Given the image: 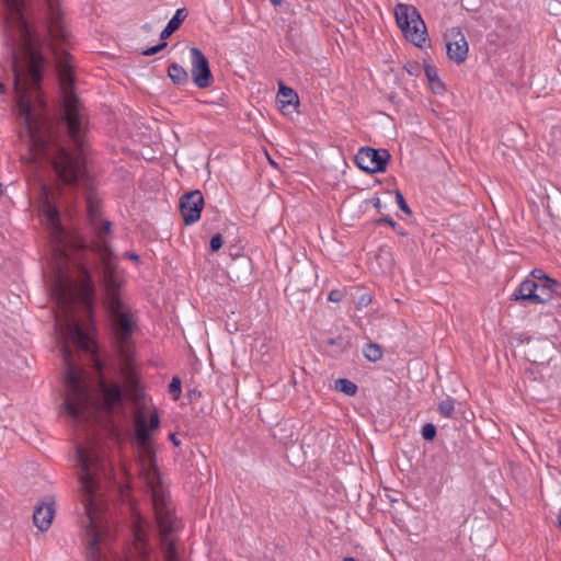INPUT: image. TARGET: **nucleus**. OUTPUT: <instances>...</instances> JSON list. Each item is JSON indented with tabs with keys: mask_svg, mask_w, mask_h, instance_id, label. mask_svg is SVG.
Listing matches in <instances>:
<instances>
[{
	"mask_svg": "<svg viewBox=\"0 0 561 561\" xmlns=\"http://www.w3.org/2000/svg\"><path fill=\"white\" fill-rule=\"evenodd\" d=\"M60 265V263H58ZM51 297L57 305L55 312L56 325L65 340L61 354L66 366V396L64 409L76 423H87L93 419L101 409L100 401L90 390L81 371L77 369L68 341L79 348L92 352L93 340L82 330L73 313L78 300L72 279L58 266L53 283Z\"/></svg>",
	"mask_w": 561,
	"mask_h": 561,
	"instance_id": "nucleus-1",
	"label": "nucleus"
},
{
	"mask_svg": "<svg viewBox=\"0 0 561 561\" xmlns=\"http://www.w3.org/2000/svg\"><path fill=\"white\" fill-rule=\"evenodd\" d=\"M77 459L80 466V484L83 492V507L88 518V535L90 537L87 548L88 561H148L150 553L149 533L150 524L146 518L136 515L133 523V546L123 557L110 560L107 552V535L101 526V507L95 499L99 485L98 472L102 461L93 447H77Z\"/></svg>",
	"mask_w": 561,
	"mask_h": 561,
	"instance_id": "nucleus-2",
	"label": "nucleus"
},
{
	"mask_svg": "<svg viewBox=\"0 0 561 561\" xmlns=\"http://www.w3.org/2000/svg\"><path fill=\"white\" fill-rule=\"evenodd\" d=\"M159 426L160 417L156 411L150 414L149 420L141 412L135 416L139 473L150 492L164 560L179 561L176 548L174 541L170 539V535L179 528L180 522L175 516V508L170 495L161 481L151 442L150 431L157 430Z\"/></svg>",
	"mask_w": 561,
	"mask_h": 561,
	"instance_id": "nucleus-3",
	"label": "nucleus"
},
{
	"mask_svg": "<svg viewBox=\"0 0 561 561\" xmlns=\"http://www.w3.org/2000/svg\"><path fill=\"white\" fill-rule=\"evenodd\" d=\"M102 270L101 283L104 291L103 304L107 311L111 324L118 343L119 352L128 362V342L137 324L135 312L125 302L123 290L125 278L113 261H108V251L105 245L101 248ZM130 382H135V375L129 363L124 368Z\"/></svg>",
	"mask_w": 561,
	"mask_h": 561,
	"instance_id": "nucleus-4",
	"label": "nucleus"
},
{
	"mask_svg": "<svg viewBox=\"0 0 561 561\" xmlns=\"http://www.w3.org/2000/svg\"><path fill=\"white\" fill-rule=\"evenodd\" d=\"M394 16L404 37L415 46L423 47L427 31L416 8L411 4L399 3L394 8Z\"/></svg>",
	"mask_w": 561,
	"mask_h": 561,
	"instance_id": "nucleus-5",
	"label": "nucleus"
},
{
	"mask_svg": "<svg viewBox=\"0 0 561 561\" xmlns=\"http://www.w3.org/2000/svg\"><path fill=\"white\" fill-rule=\"evenodd\" d=\"M87 209L90 222L95 230L96 240L94 243V251L99 254L100 260L102 261V253L100 250L102 245H105L108 251L107 260L113 261V252L106 239L107 234L111 232L112 222L110 220H101V199L94 192H89L87 196Z\"/></svg>",
	"mask_w": 561,
	"mask_h": 561,
	"instance_id": "nucleus-6",
	"label": "nucleus"
},
{
	"mask_svg": "<svg viewBox=\"0 0 561 561\" xmlns=\"http://www.w3.org/2000/svg\"><path fill=\"white\" fill-rule=\"evenodd\" d=\"M549 278H545L542 283L534 279H525L515 289L513 294L514 300L528 301L531 305H543L552 299Z\"/></svg>",
	"mask_w": 561,
	"mask_h": 561,
	"instance_id": "nucleus-7",
	"label": "nucleus"
},
{
	"mask_svg": "<svg viewBox=\"0 0 561 561\" xmlns=\"http://www.w3.org/2000/svg\"><path fill=\"white\" fill-rule=\"evenodd\" d=\"M390 153L386 149L377 150L370 147H363L355 156V162L359 169L368 173L386 171Z\"/></svg>",
	"mask_w": 561,
	"mask_h": 561,
	"instance_id": "nucleus-8",
	"label": "nucleus"
},
{
	"mask_svg": "<svg viewBox=\"0 0 561 561\" xmlns=\"http://www.w3.org/2000/svg\"><path fill=\"white\" fill-rule=\"evenodd\" d=\"M191 73L194 84L198 89L209 88L214 82L209 61L204 53L197 47L190 48Z\"/></svg>",
	"mask_w": 561,
	"mask_h": 561,
	"instance_id": "nucleus-9",
	"label": "nucleus"
},
{
	"mask_svg": "<svg viewBox=\"0 0 561 561\" xmlns=\"http://www.w3.org/2000/svg\"><path fill=\"white\" fill-rule=\"evenodd\" d=\"M448 58L457 65L462 64L468 55V43L459 27H450L445 33Z\"/></svg>",
	"mask_w": 561,
	"mask_h": 561,
	"instance_id": "nucleus-10",
	"label": "nucleus"
},
{
	"mask_svg": "<svg viewBox=\"0 0 561 561\" xmlns=\"http://www.w3.org/2000/svg\"><path fill=\"white\" fill-rule=\"evenodd\" d=\"M204 206V196L195 190L184 194L180 199V209L185 225H192L201 218Z\"/></svg>",
	"mask_w": 561,
	"mask_h": 561,
	"instance_id": "nucleus-11",
	"label": "nucleus"
},
{
	"mask_svg": "<svg viewBox=\"0 0 561 561\" xmlns=\"http://www.w3.org/2000/svg\"><path fill=\"white\" fill-rule=\"evenodd\" d=\"M43 211H44L48 222L50 224V226H51V228L54 230L55 239L57 241L56 252H57V254L59 256V260L62 263H66L67 260H68V254H67L64 241H62L64 236H65V231H64V228L60 225L59 211L49 202L48 196H46V201H45L44 206H43Z\"/></svg>",
	"mask_w": 561,
	"mask_h": 561,
	"instance_id": "nucleus-12",
	"label": "nucleus"
},
{
	"mask_svg": "<svg viewBox=\"0 0 561 561\" xmlns=\"http://www.w3.org/2000/svg\"><path fill=\"white\" fill-rule=\"evenodd\" d=\"M55 515V500L46 496L34 510L33 520L41 530H47Z\"/></svg>",
	"mask_w": 561,
	"mask_h": 561,
	"instance_id": "nucleus-13",
	"label": "nucleus"
},
{
	"mask_svg": "<svg viewBox=\"0 0 561 561\" xmlns=\"http://www.w3.org/2000/svg\"><path fill=\"white\" fill-rule=\"evenodd\" d=\"M99 387L107 412L111 413L116 407L122 405L123 390L118 383H108L102 379Z\"/></svg>",
	"mask_w": 561,
	"mask_h": 561,
	"instance_id": "nucleus-14",
	"label": "nucleus"
},
{
	"mask_svg": "<svg viewBox=\"0 0 561 561\" xmlns=\"http://www.w3.org/2000/svg\"><path fill=\"white\" fill-rule=\"evenodd\" d=\"M552 352L553 345L543 340L530 344L527 355L534 366H543L550 362Z\"/></svg>",
	"mask_w": 561,
	"mask_h": 561,
	"instance_id": "nucleus-15",
	"label": "nucleus"
},
{
	"mask_svg": "<svg viewBox=\"0 0 561 561\" xmlns=\"http://www.w3.org/2000/svg\"><path fill=\"white\" fill-rule=\"evenodd\" d=\"M277 101L280 104L282 110L287 106H297L299 103L298 94L291 88L282 82L279 83Z\"/></svg>",
	"mask_w": 561,
	"mask_h": 561,
	"instance_id": "nucleus-16",
	"label": "nucleus"
},
{
	"mask_svg": "<svg viewBox=\"0 0 561 561\" xmlns=\"http://www.w3.org/2000/svg\"><path fill=\"white\" fill-rule=\"evenodd\" d=\"M168 77L171 79V81L175 85H179V87L186 85L190 82L188 72L186 71V69L183 66H181L176 62H172L168 67Z\"/></svg>",
	"mask_w": 561,
	"mask_h": 561,
	"instance_id": "nucleus-17",
	"label": "nucleus"
},
{
	"mask_svg": "<svg viewBox=\"0 0 561 561\" xmlns=\"http://www.w3.org/2000/svg\"><path fill=\"white\" fill-rule=\"evenodd\" d=\"M425 76L430 82L431 89L436 94H442L445 92V85L439 80L437 75V69L432 65L424 66Z\"/></svg>",
	"mask_w": 561,
	"mask_h": 561,
	"instance_id": "nucleus-18",
	"label": "nucleus"
},
{
	"mask_svg": "<svg viewBox=\"0 0 561 561\" xmlns=\"http://www.w3.org/2000/svg\"><path fill=\"white\" fill-rule=\"evenodd\" d=\"M186 14L184 13V9H179L173 18L169 21L167 26L162 30L160 34V38L165 41L168 37L172 35L181 25Z\"/></svg>",
	"mask_w": 561,
	"mask_h": 561,
	"instance_id": "nucleus-19",
	"label": "nucleus"
},
{
	"mask_svg": "<svg viewBox=\"0 0 561 561\" xmlns=\"http://www.w3.org/2000/svg\"><path fill=\"white\" fill-rule=\"evenodd\" d=\"M81 273H82L81 289H82L84 296H87V297L94 296L95 287H94V282L92 279L90 272L87 268L82 267Z\"/></svg>",
	"mask_w": 561,
	"mask_h": 561,
	"instance_id": "nucleus-20",
	"label": "nucleus"
},
{
	"mask_svg": "<svg viewBox=\"0 0 561 561\" xmlns=\"http://www.w3.org/2000/svg\"><path fill=\"white\" fill-rule=\"evenodd\" d=\"M363 354L369 362H377L382 357L381 347L376 343H368L363 348Z\"/></svg>",
	"mask_w": 561,
	"mask_h": 561,
	"instance_id": "nucleus-21",
	"label": "nucleus"
},
{
	"mask_svg": "<svg viewBox=\"0 0 561 561\" xmlns=\"http://www.w3.org/2000/svg\"><path fill=\"white\" fill-rule=\"evenodd\" d=\"M335 388L347 396H354L357 392V386L353 381L344 378H340L335 381Z\"/></svg>",
	"mask_w": 561,
	"mask_h": 561,
	"instance_id": "nucleus-22",
	"label": "nucleus"
},
{
	"mask_svg": "<svg viewBox=\"0 0 561 561\" xmlns=\"http://www.w3.org/2000/svg\"><path fill=\"white\" fill-rule=\"evenodd\" d=\"M455 411V400L447 398L438 404V412L444 417H451Z\"/></svg>",
	"mask_w": 561,
	"mask_h": 561,
	"instance_id": "nucleus-23",
	"label": "nucleus"
},
{
	"mask_svg": "<svg viewBox=\"0 0 561 561\" xmlns=\"http://www.w3.org/2000/svg\"><path fill=\"white\" fill-rule=\"evenodd\" d=\"M169 392L172 394L174 400H178L181 396V379L174 376L169 385Z\"/></svg>",
	"mask_w": 561,
	"mask_h": 561,
	"instance_id": "nucleus-24",
	"label": "nucleus"
},
{
	"mask_svg": "<svg viewBox=\"0 0 561 561\" xmlns=\"http://www.w3.org/2000/svg\"><path fill=\"white\" fill-rule=\"evenodd\" d=\"M422 436L425 440H433L436 436V427L432 423H426L422 428Z\"/></svg>",
	"mask_w": 561,
	"mask_h": 561,
	"instance_id": "nucleus-25",
	"label": "nucleus"
},
{
	"mask_svg": "<svg viewBox=\"0 0 561 561\" xmlns=\"http://www.w3.org/2000/svg\"><path fill=\"white\" fill-rule=\"evenodd\" d=\"M396 199H397L399 208L403 213L411 215V209H410L409 205L407 204L402 193L399 190L396 191Z\"/></svg>",
	"mask_w": 561,
	"mask_h": 561,
	"instance_id": "nucleus-26",
	"label": "nucleus"
},
{
	"mask_svg": "<svg viewBox=\"0 0 561 561\" xmlns=\"http://www.w3.org/2000/svg\"><path fill=\"white\" fill-rule=\"evenodd\" d=\"M327 344L332 345V346H337L339 351H341V352L346 350L348 346V342L346 340H344L342 336H337L335 339H329L327 341Z\"/></svg>",
	"mask_w": 561,
	"mask_h": 561,
	"instance_id": "nucleus-27",
	"label": "nucleus"
},
{
	"mask_svg": "<svg viewBox=\"0 0 561 561\" xmlns=\"http://www.w3.org/2000/svg\"><path fill=\"white\" fill-rule=\"evenodd\" d=\"M167 47V43L162 41L160 44L145 49L141 54L144 56H152Z\"/></svg>",
	"mask_w": 561,
	"mask_h": 561,
	"instance_id": "nucleus-28",
	"label": "nucleus"
},
{
	"mask_svg": "<svg viewBox=\"0 0 561 561\" xmlns=\"http://www.w3.org/2000/svg\"><path fill=\"white\" fill-rule=\"evenodd\" d=\"M222 245V237L220 233H217L210 239V249L213 252L218 251Z\"/></svg>",
	"mask_w": 561,
	"mask_h": 561,
	"instance_id": "nucleus-29",
	"label": "nucleus"
},
{
	"mask_svg": "<svg viewBox=\"0 0 561 561\" xmlns=\"http://www.w3.org/2000/svg\"><path fill=\"white\" fill-rule=\"evenodd\" d=\"M548 282L550 283L552 298L554 296L561 297V283L552 278L548 279Z\"/></svg>",
	"mask_w": 561,
	"mask_h": 561,
	"instance_id": "nucleus-30",
	"label": "nucleus"
},
{
	"mask_svg": "<svg viewBox=\"0 0 561 561\" xmlns=\"http://www.w3.org/2000/svg\"><path fill=\"white\" fill-rule=\"evenodd\" d=\"M530 276L531 278L530 279H534L536 280L537 283H542L545 280V278H550L549 276H547L542 270H534L531 271L530 273Z\"/></svg>",
	"mask_w": 561,
	"mask_h": 561,
	"instance_id": "nucleus-31",
	"label": "nucleus"
},
{
	"mask_svg": "<svg viewBox=\"0 0 561 561\" xmlns=\"http://www.w3.org/2000/svg\"><path fill=\"white\" fill-rule=\"evenodd\" d=\"M404 69L411 75V76H419L421 71V67L417 62H408L404 66Z\"/></svg>",
	"mask_w": 561,
	"mask_h": 561,
	"instance_id": "nucleus-32",
	"label": "nucleus"
},
{
	"mask_svg": "<svg viewBox=\"0 0 561 561\" xmlns=\"http://www.w3.org/2000/svg\"><path fill=\"white\" fill-rule=\"evenodd\" d=\"M343 298V294L341 290L339 289H332L330 293H329V296H328V299L332 302H340Z\"/></svg>",
	"mask_w": 561,
	"mask_h": 561,
	"instance_id": "nucleus-33",
	"label": "nucleus"
},
{
	"mask_svg": "<svg viewBox=\"0 0 561 561\" xmlns=\"http://www.w3.org/2000/svg\"><path fill=\"white\" fill-rule=\"evenodd\" d=\"M538 367H539V366H534V365H533V363H531V364H530V367H528V368L525 370V374H526L529 378H531V379L536 380V379H537V377L535 376V368H538Z\"/></svg>",
	"mask_w": 561,
	"mask_h": 561,
	"instance_id": "nucleus-34",
	"label": "nucleus"
},
{
	"mask_svg": "<svg viewBox=\"0 0 561 561\" xmlns=\"http://www.w3.org/2000/svg\"><path fill=\"white\" fill-rule=\"evenodd\" d=\"M377 224H386V225H389L391 226L392 228L396 227V222L393 221V219L389 218V217H385V218H380L377 220Z\"/></svg>",
	"mask_w": 561,
	"mask_h": 561,
	"instance_id": "nucleus-35",
	"label": "nucleus"
},
{
	"mask_svg": "<svg viewBox=\"0 0 561 561\" xmlns=\"http://www.w3.org/2000/svg\"><path fill=\"white\" fill-rule=\"evenodd\" d=\"M125 255H126V257H128L135 262L139 261V256L135 252H126Z\"/></svg>",
	"mask_w": 561,
	"mask_h": 561,
	"instance_id": "nucleus-36",
	"label": "nucleus"
},
{
	"mask_svg": "<svg viewBox=\"0 0 561 561\" xmlns=\"http://www.w3.org/2000/svg\"><path fill=\"white\" fill-rule=\"evenodd\" d=\"M169 438H170V440L172 442V444H173L174 446H180L181 442L176 438V435H175V434L171 433V434L169 435Z\"/></svg>",
	"mask_w": 561,
	"mask_h": 561,
	"instance_id": "nucleus-37",
	"label": "nucleus"
},
{
	"mask_svg": "<svg viewBox=\"0 0 561 561\" xmlns=\"http://www.w3.org/2000/svg\"><path fill=\"white\" fill-rule=\"evenodd\" d=\"M371 202H373L374 207H376L377 209L381 208V201L379 197H375Z\"/></svg>",
	"mask_w": 561,
	"mask_h": 561,
	"instance_id": "nucleus-38",
	"label": "nucleus"
},
{
	"mask_svg": "<svg viewBox=\"0 0 561 561\" xmlns=\"http://www.w3.org/2000/svg\"><path fill=\"white\" fill-rule=\"evenodd\" d=\"M142 28L146 31V32H150L151 31V25L149 23H146L142 25Z\"/></svg>",
	"mask_w": 561,
	"mask_h": 561,
	"instance_id": "nucleus-39",
	"label": "nucleus"
},
{
	"mask_svg": "<svg viewBox=\"0 0 561 561\" xmlns=\"http://www.w3.org/2000/svg\"><path fill=\"white\" fill-rule=\"evenodd\" d=\"M271 2L274 4V5H280L283 3V0H271Z\"/></svg>",
	"mask_w": 561,
	"mask_h": 561,
	"instance_id": "nucleus-40",
	"label": "nucleus"
},
{
	"mask_svg": "<svg viewBox=\"0 0 561 561\" xmlns=\"http://www.w3.org/2000/svg\"><path fill=\"white\" fill-rule=\"evenodd\" d=\"M5 92V85L0 81V93Z\"/></svg>",
	"mask_w": 561,
	"mask_h": 561,
	"instance_id": "nucleus-41",
	"label": "nucleus"
},
{
	"mask_svg": "<svg viewBox=\"0 0 561 561\" xmlns=\"http://www.w3.org/2000/svg\"><path fill=\"white\" fill-rule=\"evenodd\" d=\"M343 561H355V559L352 557H347V558H344Z\"/></svg>",
	"mask_w": 561,
	"mask_h": 561,
	"instance_id": "nucleus-42",
	"label": "nucleus"
},
{
	"mask_svg": "<svg viewBox=\"0 0 561 561\" xmlns=\"http://www.w3.org/2000/svg\"><path fill=\"white\" fill-rule=\"evenodd\" d=\"M558 526L561 528V514L558 517Z\"/></svg>",
	"mask_w": 561,
	"mask_h": 561,
	"instance_id": "nucleus-43",
	"label": "nucleus"
}]
</instances>
